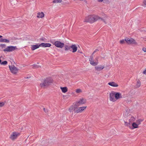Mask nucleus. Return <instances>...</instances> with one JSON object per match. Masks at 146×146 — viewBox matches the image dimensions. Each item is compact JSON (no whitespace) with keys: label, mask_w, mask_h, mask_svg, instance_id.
Here are the masks:
<instances>
[{"label":"nucleus","mask_w":146,"mask_h":146,"mask_svg":"<svg viewBox=\"0 0 146 146\" xmlns=\"http://www.w3.org/2000/svg\"><path fill=\"white\" fill-rule=\"evenodd\" d=\"M99 20L104 21L102 18L98 16L95 15H90L86 17L84 21L92 23Z\"/></svg>","instance_id":"1"},{"label":"nucleus","mask_w":146,"mask_h":146,"mask_svg":"<svg viewBox=\"0 0 146 146\" xmlns=\"http://www.w3.org/2000/svg\"><path fill=\"white\" fill-rule=\"evenodd\" d=\"M53 82L52 79L50 77H48L44 79L43 83H41L40 86L41 87L49 86Z\"/></svg>","instance_id":"2"},{"label":"nucleus","mask_w":146,"mask_h":146,"mask_svg":"<svg viewBox=\"0 0 146 146\" xmlns=\"http://www.w3.org/2000/svg\"><path fill=\"white\" fill-rule=\"evenodd\" d=\"M11 72L13 74H16L18 72L19 69L14 65L9 66Z\"/></svg>","instance_id":"3"},{"label":"nucleus","mask_w":146,"mask_h":146,"mask_svg":"<svg viewBox=\"0 0 146 146\" xmlns=\"http://www.w3.org/2000/svg\"><path fill=\"white\" fill-rule=\"evenodd\" d=\"M79 106H76L75 108L74 112L76 113H81L86 108V106H83L79 107Z\"/></svg>","instance_id":"4"},{"label":"nucleus","mask_w":146,"mask_h":146,"mask_svg":"<svg viewBox=\"0 0 146 146\" xmlns=\"http://www.w3.org/2000/svg\"><path fill=\"white\" fill-rule=\"evenodd\" d=\"M86 102V100L85 99L82 98L80 99L79 100L76 102L75 103V106H79L85 104Z\"/></svg>","instance_id":"5"},{"label":"nucleus","mask_w":146,"mask_h":146,"mask_svg":"<svg viewBox=\"0 0 146 146\" xmlns=\"http://www.w3.org/2000/svg\"><path fill=\"white\" fill-rule=\"evenodd\" d=\"M125 41L128 44H137L136 41L133 38H126L125 39Z\"/></svg>","instance_id":"6"},{"label":"nucleus","mask_w":146,"mask_h":146,"mask_svg":"<svg viewBox=\"0 0 146 146\" xmlns=\"http://www.w3.org/2000/svg\"><path fill=\"white\" fill-rule=\"evenodd\" d=\"M16 46H7L6 48L3 50L4 52H12L14 51L17 49Z\"/></svg>","instance_id":"7"},{"label":"nucleus","mask_w":146,"mask_h":146,"mask_svg":"<svg viewBox=\"0 0 146 146\" xmlns=\"http://www.w3.org/2000/svg\"><path fill=\"white\" fill-rule=\"evenodd\" d=\"M19 135L20 134L18 132H13L11 135L10 138L11 140H14L16 139Z\"/></svg>","instance_id":"8"},{"label":"nucleus","mask_w":146,"mask_h":146,"mask_svg":"<svg viewBox=\"0 0 146 146\" xmlns=\"http://www.w3.org/2000/svg\"><path fill=\"white\" fill-rule=\"evenodd\" d=\"M115 97V92L112 91L110 94V100L113 102H115L116 101Z\"/></svg>","instance_id":"9"},{"label":"nucleus","mask_w":146,"mask_h":146,"mask_svg":"<svg viewBox=\"0 0 146 146\" xmlns=\"http://www.w3.org/2000/svg\"><path fill=\"white\" fill-rule=\"evenodd\" d=\"M54 44L56 47L60 48H62L64 45V44L63 43L59 41H55L54 43Z\"/></svg>","instance_id":"10"},{"label":"nucleus","mask_w":146,"mask_h":146,"mask_svg":"<svg viewBox=\"0 0 146 146\" xmlns=\"http://www.w3.org/2000/svg\"><path fill=\"white\" fill-rule=\"evenodd\" d=\"M89 61L90 62V64L93 66H96L98 63V62H94L93 59V57L92 55L90 56Z\"/></svg>","instance_id":"11"},{"label":"nucleus","mask_w":146,"mask_h":146,"mask_svg":"<svg viewBox=\"0 0 146 146\" xmlns=\"http://www.w3.org/2000/svg\"><path fill=\"white\" fill-rule=\"evenodd\" d=\"M115 97L116 100L120 98H122V96L121 95V94L120 93L115 92Z\"/></svg>","instance_id":"12"},{"label":"nucleus","mask_w":146,"mask_h":146,"mask_svg":"<svg viewBox=\"0 0 146 146\" xmlns=\"http://www.w3.org/2000/svg\"><path fill=\"white\" fill-rule=\"evenodd\" d=\"M40 46L46 47L51 46V44L49 43H42L40 44Z\"/></svg>","instance_id":"13"},{"label":"nucleus","mask_w":146,"mask_h":146,"mask_svg":"<svg viewBox=\"0 0 146 146\" xmlns=\"http://www.w3.org/2000/svg\"><path fill=\"white\" fill-rule=\"evenodd\" d=\"M40 46V44L38 45L36 44L35 45H32L31 46V48L32 50H34L37 48H38Z\"/></svg>","instance_id":"14"},{"label":"nucleus","mask_w":146,"mask_h":146,"mask_svg":"<svg viewBox=\"0 0 146 146\" xmlns=\"http://www.w3.org/2000/svg\"><path fill=\"white\" fill-rule=\"evenodd\" d=\"M104 68V66L99 65L96 66L95 68L97 71H100L103 69Z\"/></svg>","instance_id":"15"},{"label":"nucleus","mask_w":146,"mask_h":146,"mask_svg":"<svg viewBox=\"0 0 146 146\" xmlns=\"http://www.w3.org/2000/svg\"><path fill=\"white\" fill-rule=\"evenodd\" d=\"M71 48L72 50V52H76L77 50V47L75 44L72 45L71 46Z\"/></svg>","instance_id":"16"},{"label":"nucleus","mask_w":146,"mask_h":146,"mask_svg":"<svg viewBox=\"0 0 146 146\" xmlns=\"http://www.w3.org/2000/svg\"><path fill=\"white\" fill-rule=\"evenodd\" d=\"M44 17V14L43 13L41 12L37 13V17L38 18H42Z\"/></svg>","instance_id":"17"},{"label":"nucleus","mask_w":146,"mask_h":146,"mask_svg":"<svg viewBox=\"0 0 146 146\" xmlns=\"http://www.w3.org/2000/svg\"><path fill=\"white\" fill-rule=\"evenodd\" d=\"M108 84L109 85L113 87H116L118 86V85L114 82H109L108 83Z\"/></svg>","instance_id":"18"},{"label":"nucleus","mask_w":146,"mask_h":146,"mask_svg":"<svg viewBox=\"0 0 146 146\" xmlns=\"http://www.w3.org/2000/svg\"><path fill=\"white\" fill-rule=\"evenodd\" d=\"M76 106L75 104L74 105H72L68 109V110L70 112H72L74 110V109L76 108Z\"/></svg>","instance_id":"19"},{"label":"nucleus","mask_w":146,"mask_h":146,"mask_svg":"<svg viewBox=\"0 0 146 146\" xmlns=\"http://www.w3.org/2000/svg\"><path fill=\"white\" fill-rule=\"evenodd\" d=\"M71 49V46L65 45V50L66 51L69 50L70 51H72Z\"/></svg>","instance_id":"20"},{"label":"nucleus","mask_w":146,"mask_h":146,"mask_svg":"<svg viewBox=\"0 0 146 146\" xmlns=\"http://www.w3.org/2000/svg\"><path fill=\"white\" fill-rule=\"evenodd\" d=\"M60 89L62 92L64 93H65L67 91V88L66 87H60Z\"/></svg>","instance_id":"21"},{"label":"nucleus","mask_w":146,"mask_h":146,"mask_svg":"<svg viewBox=\"0 0 146 146\" xmlns=\"http://www.w3.org/2000/svg\"><path fill=\"white\" fill-rule=\"evenodd\" d=\"M0 42L8 43L9 42V41L8 40L5 39H0Z\"/></svg>","instance_id":"22"},{"label":"nucleus","mask_w":146,"mask_h":146,"mask_svg":"<svg viewBox=\"0 0 146 146\" xmlns=\"http://www.w3.org/2000/svg\"><path fill=\"white\" fill-rule=\"evenodd\" d=\"M135 118L133 117H131L129 120V123L130 124L132 123V122L135 121Z\"/></svg>","instance_id":"23"},{"label":"nucleus","mask_w":146,"mask_h":146,"mask_svg":"<svg viewBox=\"0 0 146 146\" xmlns=\"http://www.w3.org/2000/svg\"><path fill=\"white\" fill-rule=\"evenodd\" d=\"M138 125L135 122H133L132 123V126L133 128H137L138 127Z\"/></svg>","instance_id":"24"},{"label":"nucleus","mask_w":146,"mask_h":146,"mask_svg":"<svg viewBox=\"0 0 146 146\" xmlns=\"http://www.w3.org/2000/svg\"><path fill=\"white\" fill-rule=\"evenodd\" d=\"M137 83L136 84V85L135 87L136 88H138L141 85V82L139 80H137Z\"/></svg>","instance_id":"25"},{"label":"nucleus","mask_w":146,"mask_h":146,"mask_svg":"<svg viewBox=\"0 0 146 146\" xmlns=\"http://www.w3.org/2000/svg\"><path fill=\"white\" fill-rule=\"evenodd\" d=\"M143 119H139L137 121L136 123L139 125L141 124V122H142L143 121Z\"/></svg>","instance_id":"26"},{"label":"nucleus","mask_w":146,"mask_h":146,"mask_svg":"<svg viewBox=\"0 0 146 146\" xmlns=\"http://www.w3.org/2000/svg\"><path fill=\"white\" fill-rule=\"evenodd\" d=\"M62 0H53V3H60L61 2Z\"/></svg>","instance_id":"27"},{"label":"nucleus","mask_w":146,"mask_h":146,"mask_svg":"<svg viewBox=\"0 0 146 146\" xmlns=\"http://www.w3.org/2000/svg\"><path fill=\"white\" fill-rule=\"evenodd\" d=\"M7 62L6 61H4L1 63V64L2 65H6L7 64Z\"/></svg>","instance_id":"28"},{"label":"nucleus","mask_w":146,"mask_h":146,"mask_svg":"<svg viewBox=\"0 0 146 146\" xmlns=\"http://www.w3.org/2000/svg\"><path fill=\"white\" fill-rule=\"evenodd\" d=\"M76 92L77 93H78L82 92V91L80 89H78L76 90Z\"/></svg>","instance_id":"29"},{"label":"nucleus","mask_w":146,"mask_h":146,"mask_svg":"<svg viewBox=\"0 0 146 146\" xmlns=\"http://www.w3.org/2000/svg\"><path fill=\"white\" fill-rule=\"evenodd\" d=\"M124 122H125V125L126 126H129V125L130 124V123H127V122H126V121H124Z\"/></svg>","instance_id":"30"},{"label":"nucleus","mask_w":146,"mask_h":146,"mask_svg":"<svg viewBox=\"0 0 146 146\" xmlns=\"http://www.w3.org/2000/svg\"><path fill=\"white\" fill-rule=\"evenodd\" d=\"M5 103L3 102H0V107H1L4 105Z\"/></svg>","instance_id":"31"},{"label":"nucleus","mask_w":146,"mask_h":146,"mask_svg":"<svg viewBox=\"0 0 146 146\" xmlns=\"http://www.w3.org/2000/svg\"><path fill=\"white\" fill-rule=\"evenodd\" d=\"M99 57L98 56L96 57L95 59V62H98V59Z\"/></svg>","instance_id":"32"},{"label":"nucleus","mask_w":146,"mask_h":146,"mask_svg":"<svg viewBox=\"0 0 146 146\" xmlns=\"http://www.w3.org/2000/svg\"><path fill=\"white\" fill-rule=\"evenodd\" d=\"M46 39L44 38H40V40L42 41H44Z\"/></svg>","instance_id":"33"},{"label":"nucleus","mask_w":146,"mask_h":146,"mask_svg":"<svg viewBox=\"0 0 146 146\" xmlns=\"http://www.w3.org/2000/svg\"><path fill=\"white\" fill-rule=\"evenodd\" d=\"M0 46L2 48H5V44H1L0 45Z\"/></svg>","instance_id":"34"},{"label":"nucleus","mask_w":146,"mask_h":146,"mask_svg":"<svg viewBox=\"0 0 146 146\" xmlns=\"http://www.w3.org/2000/svg\"><path fill=\"white\" fill-rule=\"evenodd\" d=\"M125 40H121L120 41V43L121 44H123L124 43Z\"/></svg>","instance_id":"35"},{"label":"nucleus","mask_w":146,"mask_h":146,"mask_svg":"<svg viewBox=\"0 0 146 146\" xmlns=\"http://www.w3.org/2000/svg\"><path fill=\"white\" fill-rule=\"evenodd\" d=\"M43 110H44V112L46 113H47L48 112V110L47 109H46L45 108H43Z\"/></svg>","instance_id":"36"},{"label":"nucleus","mask_w":146,"mask_h":146,"mask_svg":"<svg viewBox=\"0 0 146 146\" xmlns=\"http://www.w3.org/2000/svg\"><path fill=\"white\" fill-rule=\"evenodd\" d=\"M142 50L145 52H146V48H143Z\"/></svg>","instance_id":"37"},{"label":"nucleus","mask_w":146,"mask_h":146,"mask_svg":"<svg viewBox=\"0 0 146 146\" xmlns=\"http://www.w3.org/2000/svg\"><path fill=\"white\" fill-rule=\"evenodd\" d=\"M98 49H96L94 51V52H93L92 54H93L95 52H97V51H98Z\"/></svg>","instance_id":"38"},{"label":"nucleus","mask_w":146,"mask_h":146,"mask_svg":"<svg viewBox=\"0 0 146 146\" xmlns=\"http://www.w3.org/2000/svg\"><path fill=\"white\" fill-rule=\"evenodd\" d=\"M143 3L145 5H146V0H144L143 1Z\"/></svg>","instance_id":"39"},{"label":"nucleus","mask_w":146,"mask_h":146,"mask_svg":"<svg viewBox=\"0 0 146 146\" xmlns=\"http://www.w3.org/2000/svg\"><path fill=\"white\" fill-rule=\"evenodd\" d=\"M143 74H145L146 75V70H144L143 72Z\"/></svg>","instance_id":"40"},{"label":"nucleus","mask_w":146,"mask_h":146,"mask_svg":"<svg viewBox=\"0 0 146 146\" xmlns=\"http://www.w3.org/2000/svg\"><path fill=\"white\" fill-rule=\"evenodd\" d=\"M103 0H98V1L99 2H102L103 1Z\"/></svg>","instance_id":"41"},{"label":"nucleus","mask_w":146,"mask_h":146,"mask_svg":"<svg viewBox=\"0 0 146 146\" xmlns=\"http://www.w3.org/2000/svg\"><path fill=\"white\" fill-rule=\"evenodd\" d=\"M2 36L0 35V38L1 37H2Z\"/></svg>","instance_id":"42"},{"label":"nucleus","mask_w":146,"mask_h":146,"mask_svg":"<svg viewBox=\"0 0 146 146\" xmlns=\"http://www.w3.org/2000/svg\"><path fill=\"white\" fill-rule=\"evenodd\" d=\"M1 59H0V63H1Z\"/></svg>","instance_id":"43"}]
</instances>
